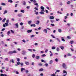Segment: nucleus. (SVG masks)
Listing matches in <instances>:
<instances>
[{"label": "nucleus", "instance_id": "48", "mask_svg": "<svg viewBox=\"0 0 76 76\" xmlns=\"http://www.w3.org/2000/svg\"><path fill=\"white\" fill-rule=\"evenodd\" d=\"M9 20H7L6 21L7 23H9Z\"/></svg>", "mask_w": 76, "mask_h": 76}, {"label": "nucleus", "instance_id": "17", "mask_svg": "<svg viewBox=\"0 0 76 76\" xmlns=\"http://www.w3.org/2000/svg\"><path fill=\"white\" fill-rule=\"evenodd\" d=\"M15 26H16L17 28H18V27H19V25H18V23H17L15 24Z\"/></svg>", "mask_w": 76, "mask_h": 76}, {"label": "nucleus", "instance_id": "33", "mask_svg": "<svg viewBox=\"0 0 76 76\" xmlns=\"http://www.w3.org/2000/svg\"><path fill=\"white\" fill-rule=\"evenodd\" d=\"M2 6H6V4H5L4 3H2L1 4Z\"/></svg>", "mask_w": 76, "mask_h": 76}, {"label": "nucleus", "instance_id": "62", "mask_svg": "<svg viewBox=\"0 0 76 76\" xmlns=\"http://www.w3.org/2000/svg\"><path fill=\"white\" fill-rule=\"evenodd\" d=\"M17 61H20V59H19V58H17Z\"/></svg>", "mask_w": 76, "mask_h": 76}, {"label": "nucleus", "instance_id": "47", "mask_svg": "<svg viewBox=\"0 0 76 76\" xmlns=\"http://www.w3.org/2000/svg\"><path fill=\"white\" fill-rule=\"evenodd\" d=\"M5 25H6V26H7V25H8V23H5Z\"/></svg>", "mask_w": 76, "mask_h": 76}, {"label": "nucleus", "instance_id": "54", "mask_svg": "<svg viewBox=\"0 0 76 76\" xmlns=\"http://www.w3.org/2000/svg\"><path fill=\"white\" fill-rule=\"evenodd\" d=\"M23 23H20V25H21V26H22V25H23Z\"/></svg>", "mask_w": 76, "mask_h": 76}, {"label": "nucleus", "instance_id": "15", "mask_svg": "<svg viewBox=\"0 0 76 76\" xmlns=\"http://www.w3.org/2000/svg\"><path fill=\"white\" fill-rule=\"evenodd\" d=\"M14 72H16V74H17V75H18V74H19V72L18 71H14Z\"/></svg>", "mask_w": 76, "mask_h": 76}, {"label": "nucleus", "instance_id": "64", "mask_svg": "<svg viewBox=\"0 0 76 76\" xmlns=\"http://www.w3.org/2000/svg\"><path fill=\"white\" fill-rule=\"evenodd\" d=\"M48 51V49H46L45 50V53H47V52Z\"/></svg>", "mask_w": 76, "mask_h": 76}, {"label": "nucleus", "instance_id": "34", "mask_svg": "<svg viewBox=\"0 0 76 76\" xmlns=\"http://www.w3.org/2000/svg\"><path fill=\"white\" fill-rule=\"evenodd\" d=\"M67 4H70V1H68L67 2Z\"/></svg>", "mask_w": 76, "mask_h": 76}, {"label": "nucleus", "instance_id": "5", "mask_svg": "<svg viewBox=\"0 0 76 76\" xmlns=\"http://www.w3.org/2000/svg\"><path fill=\"white\" fill-rule=\"evenodd\" d=\"M32 31V30H28L27 31L28 33H31Z\"/></svg>", "mask_w": 76, "mask_h": 76}, {"label": "nucleus", "instance_id": "44", "mask_svg": "<svg viewBox=\"0 0 76 76\" xmlns=\"http://www.w3.org/2000/svg\"><path fill=\"white\" fill-rule=\"evenodd\" d=\"M35 57V55L34 54H33L32 55L33 58H34Z\"/></svg>", "mask_w": 76, "mask_h": 76}, {"label": "nucleus", "instance_id": "7", "mask_svg": "<svg viewBox=\"0 0 76 76\" xmlns=\"http://www.w3.org/2000/svg\"><path fill=\"white\" fill-rule=\"evenodd\" d=\"M25 64H26V65H29V62L27 61H26L25 62Z\"/></svg>", "mask_w": 76, "mask_h": 76}, {"label": "nucleus", "instance_id": "41", "mask_svg": "<svg viewBox=\"0 0 76 76\" xmlns=\"http://www.w3.org/2000/svg\"><path fill=\"white\" fill-rule=\"evenodd\" d=\"M8 61V58H5L4 61Z\"/></svg>", "mask_w": 76, "mask_h": 76}, {"label": "nucleus", "instance_id": "18", "mask_svg": "<svg viewBox=\"0 0 76 76\" xmlns=\"http://www.w3.org/2000/svg\"><path fill=\"white\" fill-rule=\"evenodd\" d=\"M23 5H26V2L24 1H23Z\"/></svg>", "mask_w": 76, "mask_h": 76}, {"label": "nucleus", "instance_id": "51", "mask_svg": "<svg viewBox=\"0 0 76 76\" xmlns=\"http://www.w3.org/2000/svg\"><path fill=\"white\" fill-rule=\"evenodd\" d=\"M51 76H56V75H55V74L53 73V74L51 75Z\"/></svg>", "mask_w": 76, "mask_h": 76}, {"label": "nucleus", "instance_id": "56", "mask_svg": "<svg viewBox=\"0 0 76 76\" xmlns=\"http://www.w3.org/2000/svg\"><path fill=\"white\" fill-rule=\"evenodd\" d=\"M45 66H48V64H45Z\"/></svg>", "mask_w": 76, "mask_h": 76}, {"label": "nucleus", "instance_id": "59", "mask_svg": "<svg viewBox=\"0 0 76 76\" xmlns=\"http://www.w3.org/2000/svg\"><path fill=\"white\" fill-rule=\"evenodd\" d=\"M70 49L72 51H74V50L72 48H70Z\"/></svg>", "mask_w": 76, "mask_h": 76}, {"label": "nucleus", "instance_id": "22", "mask_svg": "<svg viewBox=\"0 0 76 76\" xmlns=\"http://www.w3.org/2000/svg\"><path fill=\"white\" fill-rule=\"evenodd\" d=\"M6 20V18H4L2 20V22H4Z\"/></svg>", "mask_w": 76, "mask_h": 76}, {"label": "nucleus", "instance_id": "36", "mask_svg": "<svg viewBox=\"0 0 76 76\" xmlns=\"http://www.w3.org/2000/svg\"><path fill=\"white\" fill-rule=\"evenodd\" d=\"M56 50L57 51H60V49H59V48H57Z\"/></svg>", "mask_w": 76, "mask_h": 76}, {"label": "nucleus", "instance_id": "53", "mask_svg": "<svg viewBox=\"0 0 76 76\" xmlns=\"http://www.w3.org/2000/svg\"><path fill=\"white\" fill-rule=\"evenodd\" d=\"M25 72L26 73H29V71L28 70H26Z\"/></svg>", "mask_w": 76, "mask_h": 76}, {"label": "nucleus", "instance_id": "26", "mask_svg": "<svg viewBox=\"0 0 76 76\" xmlns=\"http://www.w3.org/2000/svg\"><path fill=\"white\" fill-rule=\"evenodd\" d=\"M21 12H22V13H24L25 12V10H20Z\"/></svg>", "mask_w": 76, "mask_h": 76}, {"label": "nucleus", "instance_id": "10", "mask_svg": "<svg viewBox=\"0 0 76 76\" xmlns=\"http://www.w3.org/2000/svg\"><path fill=\"white\" fill-rule=\"evenodd\" d=\"M25 69L23 68H21V72H23V70H25Z\"/></svg>", "mask_w": 76, "mask_h": 76}, {"label": "nucleus", "instance_id": "57", "mask_svg": "<svg viewBox=\"0 0 76 76\" xmlns=\"http://www.w3.org/2000/svg\"><path fill=\"white\" fill-rule=\"evenodd\" d=\"M55 61H56V62H58V59H57V58H56L55 59Z\"/></svg>", "mask_w": 76, "mask_h": 76}, {"label": "nucleus", "instance_id": "63", "mask_svg": "<svg viewBox=\"0 0 76 76\" xmlns=\"http://www.w3.org/2000/svg\"><path fill=\"white\" fill-rule=\"evenodd\" d=\"M1 76H4V74H1Z\"/></svg>", "mask_w": 76, "mask_h": 76}, {"label": "nucleus", "instance_id": "45", "mask_svg": "<svg viewBox=\"0 0 76 76\" xmlns=\"http://www.w3.org/2000/svg\"><path fill=\"white\" fill-rule=\"evenodd\" d=\"M67 38H68V39H71V37L69 36H67Z\"/></svg>", "mask_w": 76, "mask_h": 76}, {"label": "nucleus", "instance_id": "31", "mask_svg": "<svg viewBox=\"0 0 76 76\" xmlns=\"http://www.w3.org/2000/svg\"><path fill=\"white\" fill-rule=\"evenodd\" d=\"M32 23V21H29L28 22V24H29V25H30L31 23Z\"/></svg>", "mask_w": 76, "mask_h": 76}, {"label": "nucleus", "instance_id": "35", "mask_svg": "<svg viewBox=\"0 0 76 76\" xmlns=\"http://www.w3.org/2000/svg\"><path fill=\"white\" fill-rule=\"evenodd\" d=\"M34 9H35L36 10H38V9L37 7H35L34 8Z\"/></svg>", "mask_w": 76, "mask_h": 76}, {"label": "nucleus", "instance_id": "32", "mask_svg": "<svg viewBox=\"0 0 76 76\" xmlns=\"http://www.w3.org/2000/svg\"><path fill=\"white\" fill-rule=\"evenodd\" d=\"M52 50H55L56 49V47L53 46L52 48Z\"/></svg>", "mask_w": 76, "mask_h": 76}, {"label": "nucleus", "instance_id": "29", "mask_svg": "<svg viewBox=\"0 0 76 76\" xmlns=\"http://www.w3.org/2000/svg\"><path fill=\"white\" fill-rule=\"evenodd\" d=\"M61 31H62L61 30V29H58V32H60V33L61 32Z\"/></svg>", "mask_w": 76, "mask_h": 76}, {"label": "nucleus", "instance_id": "61", "mask_svg": "<svg viewBox=\"0 0 76 76\" xmlns=\"http://www.w3.org/2000/svg\"><path fill=\"white\" fill-rule=\"evenodd\" d=\"M3 26L4 28H5L6 27V25L4 24H3Z\"/></svg>", "mask_w": 76, "mask_h": 76}, {"label": "nucleus", "instance_id": "20", "mask_svg": "<svg viewBox=\"0 0 76 76\" xmlns=\"http://www.w3.org/2000/svg\"><path fill=\"white\" fill-rule=\"evenodd\" d=\"M39 56H37L36 57V58L37 60H38V59H39Z\"/></svg>", "mask_w": 76, "mask_h": 76}, {"label": "nucleus", "instance_id": "38", "mask_svg": "<svg viewBox=\"0 0 76 76\" xmlns=\"http://www.w3.org/2000/svg\"><path fill=\"white\" fill-rule=\"evenodd\" d=\"M17 64L18 65H19V64H20V62H17Z\"/></svg>", "mask_w": 76, "mask_h": 76}, {"label": "nucleus", "instance_id": "46", "mask_svg": "<svg viewBox=\"0 0 76 76\" xmlns=\"http://www.w3.org/2000/svg\"><path fill=\"white\" fill-rule=\"evenodd\" d=\"M33 3H37V1H36V0H33Z\"/></svg>", "mask_w": 76, "mask_h": 76}, {"label": "nucleus", "instance_id": "50", "mask_svg": "<svg viewBox=\"0 0 76 76\" xmlns=\"http://www.w3.org/2000/svg\"><path fill=\"white\" fill-rule=\"evenodd\" d=\"M11 32L12 33V34H14V31H13L11 30Z\"/></svg>", "mask_w": 76, "mask_h": 76}, {"label": "nucleus", "instance_id": "58", "mask_svg": "<svg viewBox=\"0 0 76 76\" xmlns=\"http://www.w3.org/2000/svg\"><path fill=\"white\" fill-rule=\"evenodd\" d=\"M60 70H57L56 71V72H60Z\"/></svg>", "mask_w": 76, "mask_h": 76}, {"label": "nucleus", "instance_id": "23", "mask_svg": "<svg viewBox=\"0 0 76 76\" xmlns=\"http://www.w3.org/2000/svg\"><path fill=\"white\" fill-rule=\"evenodd\" d=\"M8 2H10V3H12L13 2V1H12V0H8Z\"/></svg>", "mask_w": 76, "mask_h": 76}, {"label": "nucleus", "instance_id": "25", "mask_svg": "<svg viewBox=\"0 0 76 76\" xmlns=\"http://www.w3.org/2000/svg\"><path fill=\"white\" fill-rule=\"evenodd\" d=\"M43 70L42 68H41L39 69V72H42V71H43Z\"/></svg>", "mask_w": 76, "mask_h": 76}, {"label": "nucleus", "instance_id": "43", "mask_svg": "<svg viewBox=\"0 0 76 76\" xmlns=\"http://www.w3.org/2000/svg\"><path fill=\"white\" fill-rule=\"evenodd\" d=\"M10 34V31H8L7 33V35H9Z\"/></svg>", "mask_w": 76, "mask_h": 76}, {"label": "nucleus", "instance_id": "1", "mask_svg": "<svg viewBox=\"0 0 76 76\" xmlns=\"http://www.w3.org/2000/svg\"><path fill=\"white\" fill-rule=\"evenodd\" d=\"M40 8L41 9V11H42V12H45V10H44L45 9L44 7L43 6H41Z\"/></svg>", "mask_w": 76, "mask_h": 76}, {"label": "nucleus", "instance_id": "3", "mask_svg": "<svg viewBox=\"0 0 76 76\" xmlns=\"http://www.w3.org/2000/svg\"><path fill=\"white\" fill-rule=\"evenodd\" d=\"M11 62L12 63H15V62L14 61V60L13 59H11V60H10V63H11Z\"/></svg>", "mask_w": 76, "mask_h": 76}, {"label": "nucleus", "instance_id": "39", "mask_svg": "<svg viewBox=\"0 0 76 76\" xmlns=\"http://www.w3.org/2000/svg\"><path fill=\"white\" fill-rule=\"evenodd\" d=\"M71 44H73L74 43V41H73L72 40L70 42Z\"/></svg>", "mask_w": 76, "mask_h": 76}, {"label": "nucleus", "instance_id": "21", "mask_svg": "<svg viewBox=\"0 0 76 76\" xmlns=\"http://www.w3.org/2000/svg\"><path fill=\"white\" fill-rule=\"evenodd\" d=\"M9 54H13L12 51H10L9 52Z\"/></svg>", "mask_w": 76, "mask_h": 76}, {"label": "nucleus", "instance_id": "60", "mask_svg": "<svg viewBox=\"0 0 76 76\" xmlns=\"http://www.w3.org/2000/svg\"><path fill=\"white\" fill-rule=\"evenodd\" d=\"M22 41H23V42H26L25 40V39L23 40Z\"/></svg>", "mask_w": 76, "mask_h": 76}, {"label": "nucleus", "instance_id": "11", "mask_svg": "<svg viewBox=\"0 0 76 76\" xmlns=\"http://www.w3.org/2000/svg\"><path fill=\"white\" fill-rule=\"evenodd\" d=\"M31 27L33 26L34 27H35V26H36L35 24H32L31 25Z\"/></svg>", "mask_w": 76, "mask_h": 76}, {"label": "nucleus", "instance_id": "24", "mask_svg": "<svg viewBox=\"0 0 76 76\" xmlns=\"http://www.w3.org/2000/svg\"><path fill=\"white\" fill-rule=\"evenodd\" d=\"M42 57H45L46 56V55L45 54H43L41 56Z\"/></svg>", "mask_w": 76, "mask_h": 76}, {"label": "nucleus", "instance_id": "27", "mask_svg": "<svg viewBox=\"0 0 76 76\" xmlns=\"http://www.w3.org/2000/svg\"><path fill=\"white\" fill-rule=\"evenodd\" d=\"M53 61L52 60H50V63H49V64H52V63H53Z\"/></svg>", "mask_w": 76, "mask_h": 76}, {"label": "nucleus", "instance_id": "8", "mask_svg": "<svg viewBox=\"0 0 76 76\" xmlns=\"http://www.w3.org/2000/svg\"><path fill=\"white\" fill-rule=\"evenodd\" d=\"M43 32H44L45 33H47V29H45L43 30Z\"/></svg>", "mask_w": 76, "mask_h": 76}, {"label": "nucleus", "instance_id": "52", "mask_svg": "<svg viewBox=\"0 0 76 76\" xmlns=\"http://www.w3.org/2000/svg\"><path fill=\"white\" fill-rule=\"evenodd\" d=\"M67 55L68 56H72V55H71V54L70 53H68Z\"/></svg>", "mask_w": 76, "mask_h": 76}, {"label": "nucleus", "instance_id": "16", "mask_svg": "<svg viewBox=\"0 0 76 76\" xmlns=\"http://www.w3.org/2000/svg\"><path fill=\"white\" fill-rule=\"evenodd\" d=\"M63 73H66L65 74L66 75H67V72H66V71L64 70L63 71Z\"/></svg>", "mask_w": 76, "mask_h": 76}, {"label": "nucleus", "instance_id": "19", "mask_svg": "<svg viewBox=\"0 0 76 76\" xmlns=\"http://www.w3.org/2000/svg\"><path fill=\"white\" fill-rule=\"evenodd\" d=\"M7 13V10H6L4 11V12L3 13V14L4 15H5V14H6V13Z\"/></svg>", "mask_w": 76, "mask_h": 76}, {"label": "nucleus", "instance_id": "12", "mask_svg": "<svg viewBox=\"0 0 76 76\" xmlns=\"http://www.w3.org/2000/svg\"><path fill=\"white\" fill-rule=\"evenodd\" d=\"M61 40L62 41H63L64 42V41H65V39H64V37H61Z\"/></svg>", "mask_w": 76, "mask_h": 76}, {"label": "nucleus", "instance_id": "42", "mask_svg": "<svg viewBox=\"0 0 76 76\" xmlns=\"http://www.w3.org/2000/svg\"><path fill=\"white\" fill-rule=\"evenodd\" d=\"M28 51H31V52H32V49H28Z\"/></svg>", "mask_w": 76, "mask_h": 76}, {"label": "nucleus", "instance_id": "9", "mask_svg": "<svg viewBox=\"0 0 76 76\" xmlns=\"http://www.w3.org/2000/svg\"><path fill=\"white\" fill-rule=\"evenodd\" d=\"M26 53V52H25L24 51H23L22 52V54H23V55H25Z\"/></svg>", "mask_w": 76, "mask_h": 76}, {"label": "nucleus", "instance_id": "2", "mask_svg": "<svg viewBox=\"0 0 76 76\" xmlns=\"http://www.w3.org/2000/svg\"><path fill=\"white\" fill-rule=\"evenodd\" d=\"M62 66L63 67V68H65L66 66V64L64 63L62 64Z\"/></svg>", "mask_w": 76, "mask_h": 76}, {"label": "nucleus", "instance_id": "4", "mask_svg": "<svg viewBox=\"0 0 76 76\" xmlns=\"http://www.w3.org/2000/svg\"><path fill=\"white\" fill-rule=\"evenodd\" d=\"M36 24L37 25H39V21L37 20L36 21Z\"/></svg>", "mask_w": 76, "mask_h": 76}, {"label": "nucleus", "instance_id": "37", "mask_svg": "<svg viewBox=\"0 0 76 76\" xmlns=\"http://www.w3.org/2000/svg\"><path fill=\"white\" fill-rule=\"evenodd\" d=\"M35 15H38V12H35Z\"/></svg>", "mask_w": 76, "mask_h": 76}, {"label": "nucleus", "instance_id": "13", "mask_svg": "<svg viewBox=\"0 0 76 76\" xmlns=\"http://www.w3.org/2000/svg\"><path fill=\"white\" fill-rule=\"evenodd\" d=\"M12 54L17 53V52L16 50H14L13 51H12Z\"/></svg>", "mask_w": 76, "mask_h": 76}, {"label": "nucleus", "instance_id": "55", "mask_svg": "<svg viewBox=\"0 0 76 76\" xmlns=\"http://www.w3.org/2000/svg\"><path fill=\"white\" fill-rule=\"evenodd\" d=\"M5 29L4 28H3L1 30V31H5Z\"/></svg>", "mask_w": 76, "mask_h": 76}, {"label": "nucleus", "instance_id": "30", "mask_svg": "<svg viewBox=\"0 0 76 76\" xmlns=\"http://www.w3.org/2000/svg\"><path fill=\"white\" fill-rule=\"evenodd\" d=\"M18 16L19 17H21V16H22V15L20 14H19Z\"/></svg>", "mask_w": 76, "mask_h": 76}, {"label": "nucleus", "instance_id": "6", "mask_svg": "<svg viewBox=\"0 0 76 76\" xmlns=\"http://www.w3.org/2000/svg\"><path fill=\"white\" fill-rule=\"evenodd\" d=\"M50 19H54V17L53 16H50Z\"/></svg>", "mask_w": 76, "mask_h": 76}, {"label": "nucleus", "instance_id": "49", "mask_svg": "<svg viewBox=\"0 0 76 76\" xmlns=\"http://www.w3.org/2000/svg\"><path fill=\"white\" fill-rule=\"evenodd\" d=\"M50 25H51V26H55V25H54V24L51 23Z\"/></svg>", "mask_w": 76, "mask_h": 76}, {"label": "nucleus", "instance_id": "28", "mask_svg": "<svg viewBox=\"0 0 76 76\" xmlns=\"http://www.w3.org/2000/svg\"><path fill=\"white\" fill-rule=\"evenodd\" d=\"M60 47L61 50H63L64 48V46H61Z\"/></svg>", "mask_w": 76, "mask_h": 76}, {"label": "nucleus", "instance_id": "40", "mask_svg": "<svg viewBox=\"0 0 76 76\" xmlns=\"http://www.w3.org/2000/svg\"><path fill=\"white\" fill-rule=\"evenodd\" d=\"M51 36H52V38H56L54 36V35H53V34L51 35Z\"/></svg>", "mask_w": 76, "mask_h": 76}, {"label": "nucleus", "instance_id": "14", "mask_svg": "<svg viewBox=\"0 0 76 76\" xmlns=\"http://www.w3.org/2000/svg\"><path fill=\"white\" fill-rule=\"evenodd\" d=\"M40 14H41V15L44 14V12L42 11H41V12H40L39 13Z\"/></svg>", "mask_w": 76, "mask_h": 76}]
</instances>
